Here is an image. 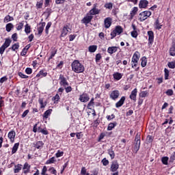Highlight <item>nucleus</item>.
Wrapping results in <instances>:
<instances>
[{"label":"nucleus","mask_w":175,"mask_h":175,"mask_svg":"<svg viewBox=\"0 0 175 175\" xmlns=\"http://www.w3.org/2000/svg\"><path fill=\"white\" fill-rule=\"evenodd\" d=\"M124 29L121 26H116L115 29L111 32V39H114L117 36V35H121Z\"/></svg>","instance_id":"5"},{"label":"nucleus","mask_w":175,"mask_h":175,"mask_svg":"<svg viewBox=\"0 0 175 175\" xmlns=\"http://www.w3.org/2000/svg\"><path fill=\"white\" fill-rule=\"evenodd\" d=\"M96 50H98V46H96V45H90L88 47V51L90 53H95V51H96Z\"/></svg>","instance_id":"34"},{"label":"nucleus","mask_w":175,"mask_h":175,"mask_svg":"<svg viewBox=\"0 0 175 175\" xmlns=\"http://www.w3.org/2000/svg\"><path fill=\"white\" fill-rule=\"evenodd\" d=\"M25 32L26 35H29V33H31V26H29V25L26 24L25 25Z\"/></svg>","instance_id":"39"},{"label":"nucleus","mask_w":175,"mask_h":175,"mask_svg":"<svg viewBox=\"0 0 175 175\" xmlns=\"http://www.w3.org/2000/svg\"><path fill=\"white\" fill-rule=\"evenodd\" d=\"M148 6V1L147 0H141L139 3V9H146Z\"/></svg>","instance_id":"21"},{"label":"nucleus","mask_w":175,"mask_h":175,"mask_svg":"<svg viewBox=\"0 0 175 175\" xmlns=\"http://www.w3.org/2000/svg\"><path fill=\"white\" fill-rule=\"evenodd\" d=\"M20 49V44L19 43H15L12 44V46L9 48V50H12V51H15V53H17V50Z\"/></svg>","instance_id":"26"},{"label":"nucleus","mask_w":175,"mask_h":175,"mask_svg":"<svg viewBox=\"0 0 175 175\" xmlns=\"http://www.w3.org/2000/svg\"><path fill=\"white\" fill-rule=\"evenodd\" d=\"M52 111L53 109H51L46 110L42 115L43 118L44 120H47V118H49V116L51 114Z\"/></svg>","instance_id":"28"},{"label":"nucleus","mask_w":175,"mask_h":175,"mask_svg":"<svg viewBox=\"0 0 175 175\" xmlns=\"http://www.w3.org/2000/svg\"><path fill=\"white\" fill-rule=\"evenodd\" d=\"M166 94L168 96H172V95H173V90H172V89L167 90V92H166Z\"/></svg>","instance_id":"63"},{"label":"nucleus","mask_w":175,"mask_h":175,"mask_svg":"<svg viewBox=\"0 0 175 175\" xmlns=\"http://www.w3.org/2000/svg\"><path fill=\"white\" fill-rule=\"evenodd\" d=\"M103 166H107V165H109V160H107L106 158H104L102 161H101Z\"/></svg>","instance_id":"54"},{"label":"nucleus","mask_w":175,"mask_h":175,"mask_svg":"<svg viewBox=\"0 0 175 175\" xmlns=\"http://www.w3.org/2000/svg\"><path fill=\"white\" fill-rule=\"evenodd\" d=\"M140 58V53L139 51H135L133 55L131 62H139Z\"/></svg>","instance_id":"17"},{"label":"nucleus","mask_w":175,"mask_h":175,"mask_svg":"<svg viewBox=\"0 0 175 175\" xmlns=\"http://www.w3.org/2000/svg\"><path fill=\"white\" fill-rule=\"evenodd\" d=\"M24 27V21L19 23L16 26L17 31H21L22 28Z\"/></svg>","instance_id":"48"},{"label":"nucleus","mask_w":175,"mask_h":175,"mask_svg":"<svg viewBox=\"0 0 175 175\" xmlns=\"http://www.w3.org/2000/svg\"><path fill=\"white\" fill-rule=\"evenodd\" d=\"M118 167H120V164L117 161H113L111 165V172H117L118 170Z\"/></svg>","instance_id":"14"},{"label":"nucleus","mask_w":175,"mask_h":175,"mask_svg":"<svg viewBox=\"0 0 175 175\" xmlns=\"http://www.w3.org/2000/svg\"><path fill=\"white\" fill-rule=\"evenodd\" d=\"M164 73H165V80H169V70H167V68L164 69Z\"/></svg>","instance_id":"49"},{"label":"nucleus","mask_w":175,"mask_h":175,"mask_svg":"<svg viewBox=\"0 0 175 175\" xmlns=\"http://www.w3.org/2000/svg\"><path fill=\"white\" fill-rule=\"evenodd\" d=\"M107 151L111 159H114V158H116V153L114 150H113V148L108 149Z\"/></svg>","instance_id":"29"},{"label":"nucleus","mask_w":175,"mask_h":175,"mask_svg":"<svg viewBox=\"0 0 175 175\" xmlns=\"http://www.w3.org/2000/svg\"><path fill=\"white\" fill-rule=\"evenodd\" d=\"M92 18H94V16L88 13L86 16L81 20V23L87 25V24H90V23H91Z\"/></svg>","instance_id":"10"},{"label":"nucleus","mask_w":175,"mask_h":175,"mask_svg":"<svg viewBox=\"0 0 175 175\" xmlns=\"http://www.w3.org/2000/svg\"><path fill=\"white\" fill-rule=\"evenodd\" d=\"M131 35L132 38H137V36L139 34L137 33V31H133L131 32Z\"/></svg>","instance_id":"55"},{"label":"nucleus","mask_w":175,"mask_h":175,"mask_svg":"<svg viewBox=\"0 0 175 175\" xmlns=\"http://www.w3.org/2000/svg\"><path fill=\"white\" fill-rule=\"evenodd\" d=\"M46 172H47V167L44 166L43 168H42V170L41 174H42V175H48L47 173H46Z\"/></svg>","instance_id":"57"},{"label":"nucleus","mask_w":175,"mask_h":175,"mask_svg":"<svg viewBox=\"0 0 175 175\" xmlns=\"http://www.w3.org/2000/svg\"><path fill=\"white\" fill-rule=\"evenodd\" d=\"M125 96H122L121 98L120 99V100H118L116 103V107L118 108V107H121V106H122V105H124V102H125Z\"/></svg>","instance_id":"24"},{"label":"nucleus","mask_w":175,"mask_h":175,"mask_svg":"<svg viewBox=\"0 0 175 175\" xmlns=\"http://www.w3.org/2000/svg\"><path fill=\"white\" fill-rule=\"evenodd\" d=\"M148 36L149 44H152L154 43V32L152 31H148Z\"/></svg>","instance_id":"23"},{"label":"nucleus","mask_w":175,"mask_h":175,"mask_svg":"<svg viewBox=\"0 0 175 175\" xmlns=\"http://www.w3.org/2000/svg\"><path fill=\"white\" fill-rule=\"evenodd\" d=\"M117 126V122H111L109 124L107 131H113Z\"/></svg>","instance_id":"30"},{"label":"nucleus","mask_w":175,"mask_h":175,"mask_svg":"<svg viewBox=\"0 0 175 175\" xmlns=\"http://www.w3.org/2000/svg\"><path fill=\"white\" fill-rule=\"evenodd\" d=\"M59 84L62 87H67L69 85V83L66 81V78L63 75H60L59 77Z\"/></svg>","instance_id":"8"},{"label":"nucleus","mask_w":175,"mask_h":175,"mask_svg":"<svg viewBox=\"0 0 175 175\" xmlns=\"http://www.w3.org/2000/svg\"><path fill=\"white\" fill-rule=\"evenodd\" d=\"M152 13L151 11H144L139 14L138 15V20L141 23L147 20L148 17L151 16Z\"/></svg>","instance_id":"2"},{"label":"nucleus","mask_w":175,"mask_h":175,"mask_svg":"<svg viewBox=\"0 0 175 175\" xmlns=\"http://www.w3.org/2000/svg\"><path fill=\"white\" fill-rule=\"evenodd\" d=\"M14 28V25H13V23H8L5 25V30L7 31V32H10V31H12Z\"/></svg>","instance_id":"31"},{"label":"nucleus","mask_w":175,"mask_h":175,"mask_svg":"<svg viewBox=\"0 0 175 175\" xmlns=\"http://www.w3.org/2000/svg\"><path fill=\"white\" fill-rule=\"evenodd\" d=\"M98 8V3H94L93 5V8L89 11V14L92 16H96V14H99L100 13V10H99Z\"/></svg>","instance_id":"7"},{"label":"nucleus","mask_w":175,"mask_h":175,"mask_svg":"<svg viewBox=\"0 0 175 175\" xmlns=\"http://www.w3.org/2000/svg\"><path fill=\"white\" fill-rule=\"evenodd\" d=\"M135 146L133 149V152H135V154H137V151H139V150H140V134L137 133L136 136H135Z\"/></svg>","instance_id":"4"},{"label":"nucleus","mask_w":175,"mask_h":175,"mask_svg":"<svg viewBox=\"0 0 175 175\" xmlns=\"http://www.w3.org/2000/svg\"><path fill=\"white\" fill-rule=\"evenodd\" d=\"M66 94H69V92H72V87L68 86L64 87Z\"/></svg>","instance_id":"60"},{"label":"nucleus","mask_w":175,"mask_h":175,"mask_svg":"<svg viewBox=\"0 0 175 175\" xmlns=\"http://www.w3.org/2000/svg\"><path fill=\"white\" fill-rule=\"evenodd\" d=\"M154 28L155 29H162V25L159 23V19H157L155 23H154Z\"/></svg>","instance_id":"37"},{"label":"nucleus","mask_w":175,"mask_h":175,"mask_svg":"<svg viewBox=\"0 0 175 175\" xmlns=\"http://www.w3.org/2000/svg\"><path fill=\"white\" fill-rule=\"evenodd\" d=\"M40 133H42V135H49V131H47V129L44 128L41 130Z\"/></svg>","instance_id":"62"},{"label":"nucleus","mask_w":175,"mask_h":175,"mask_svg":"<svg viewBox=\"0 0 175 175\" xmlns=\"http://www.w3.org/2000/svg\"><path fill=\"white\" fill-rule=\"evenodd\" d=\"M147 66V57L146 56H144L141 58V66L142 68H145V66Z\"/></svg>","instance_id":"33"},{"label":"nucleus","mask_w":175,"mask_h":175,"mask_svg":"<svg viewBox=\"0 0 175 175\" xmlns=\"http://www.w3.org/2000/svg\"><path fill=\"white\" fill-rule=\"evenodd\" d=\"M137 12H139V8L137 7H134L132 8L130 12V19L133 20V17L137 14Z\"/></svg>","instance_id":"16"},{"label":"nucleus","mask_w":175,"mask_h":175,"mask_svg":"<svg viewBox=\"0 0 175 175\" xmlns=\"http://www.w3.org/2000/svg\"><path fill=\"white\" fill-rule=\"evenodd\" d=\"M104 8H105V9L111 10V9H113V3H106L104 5Z\"/></svg>","instance_id":"43"},{"label":"nucleus","mask_w":175,"mask_h":175,"mask_svg":"<svg viewBox=\"0 0 175 175\" xmlns=\"http://www.w3.org/2000/svg\"><path fill=\"white\" fill-rule=\"evenodd\" d=\"M136 96H137V89L135 88L130 94V99L131 100H134V102H136Z\"/></svg>","instance_id":"22"},{"label":"nucleus","mask_w":175,"mask_h":175,"mask_svg":"<svg viewBox=\"0 0 175 175\" xmlns=\"http://www.w3.org/2000/svg\"><path fill=\"white\" fill-rule=\"evenodd\" d=\"M161 162L163 165H167L169 162V157H163L161 158Z\"/></svg>","instance_id":"41"},{"label":"nucleus","mask_w":175,"mask_h":175,"mask_svg":"<svg viewBox=\"0 0 175 175\" xmlns=\"http://www.w3.org/2000/svg\"><path fill=\"white\" fill-rule=\"evenodd\" d=\"M23 167V165L21 164H18L14 166V173H19L20 170H21Z\"/></svg>","instance_id":"36"},{"label":"nucleus","mask_w":175,"mask_h":175,"mask_svg":"<svg viewBox=\"0 0 175 175\" xmlns=\"http://www.w3.org/2000/svg\"><path fill=\"white\" fill-rule=\"evenodd\" d=\"M8 137L10 139L11 143H14L16 139V131H11L8 133Z\"/></svg>","instance_id":"13"},{"label":"nucleus","mask_w":175,"mask_h":175,"mask_svg":"<svg viewBox=\"0 0 175 175\" xmlns=\"http://www.w3.org/2000/svg\"><path fill=\"white\" fill-rule=\"evenodd\" d=\"M23 170L25 174H28L31 171V165H29L27 162L25 163Z\"/></svg>","instance_id":"20"},{"label":"nucleus","mask_w":175,"mask_h":175,"mask_svg":"<svg viewBox=\"0 0 175 175\" xmlns=\"http://www.w3.org/2000/svg\"><path fill=\"white\" fill-rule=\"evenodd\" d=\"M38 102L40 105V109H44L47 105V102L44 101L43 98H39Z\"/></svg>","instance_id":"32"},{"label":"nucleus","mask_w":175,"mask_h":175,"mask_svg":"<svg viewBox=\"0 0 175 175\" xmlns=\"http://www.w3.org/2000/svg\"><path fill=\"white\" fill-rule=\"evenodd\" d=\"M46 76H47V72H46V70H41L36 75V77H46Z\"/></svg>","instance_id":"25"},{"label":"nucleus","mask_w":175,"mask_h":175,"mask_svg":"<svg viewBox=\"0 0 175 175\" xmlns=\"http://www.w3.org/2000/svg\"><path fill=\"white\" fill-rule=\"evenodd\" d=\"M46 26V23H41V26H40L39 27H38V35H42V33H43V31H44V27Z\"/></svg>","instance_id":"27"},{"label":"nucleus","mask_w":175,"mask_h":175,"mask_svg":"<svg viewBox=\"0 0 175 175\" xmlns=\"http://www.w3.org/2000/svg\"><path fill=\"white\" fill-rule=\"evenodd\" d=\"M54 162H55V157H53L46 161V164L51 165V163H54Z\"/></svg>","instance_id":"46"},{"label":"nucleus","mask_w":175,"mask_h":175,"mask_svg":"<svg viewBox=\"0 0 175 175\" xmlns=\"http://www.w3.org/2000/svg\"><path fill=\"white\" fill-rule=\"evenodd\" d=\"M167 66H168V68H170V69H174L175 68V60L168 62Z\"/></svg>","instance_id":"42"},{"label":"nucleus","mask_w":175,"mask_h":175,"mask_svg":"<svg viewBox=\"0 0 175 175\" xmlns=\"http://www.w3.org/2000/svg\"><path fill=\"white\" fill-rule=\"evenodd\" d=\"M71 68L72 72H75V73H83L85 70L84 65L80 63L79 60H74L71 64Z\"/></svg>","instance_id":"1"},{"label":"nucleus","mask_w":175,"mask_h":175,"mask_svg":"<svg viewBox=\"0 0 175 175\" xmlns=\"http://www.w3.org/2000/svg\"><path fill=\"white\" fill-rule=\"evenodd\" d=\"M33 146L34 148H37V150H42L43 148V146H44V143L42 141H38L36 142H34L33 144Z\"/></svg>","instance_id":"15"},{"label":"nucleus","mask_w":175,"mask_h":175,"mask_svg":"<svg viewBox=\"0 0 175 175\" xmlns=\"http://www.w3.org/2000/svg\"><path fill=\"white\" fill-rule=\"evenodd\" d=\"M147 95H148V92H147V91H142L140 93L139 96H141V98H146V96H147Z\"/></svg>","instance_id":"52"},{"label":"nucleus","mask_w":175,"mask_h":175,"mask_svg":"<svg viewBox=\"0 0 175 175\" xmlns=\"http://www.w3.org/2000/svg\"><path fill=\"white\" fill-rule=\"evenodd\" d=\"M112 23H113V18H111V17H107V18H105V20H104V27L107 29H108V28L109 27H111Z\"/></svg>","instance_id":"12"},{"label":"nucleus","mask_w":175,"mask_h":175,"mask_svg":"<svg viewBox=\"0 0 175 175\" xmlns=\"http://www.w3.org/2000/svg\"><path fill=\"white\" fill-rule=\"evenodd\" d=\"M95 59L96 63L99 62V61L102 59V55H100V53L96 54Z\"/></svg>","instance_id":"53"},{"label":"nucleus","mask_w":175,"mask_h":175,"mask_svg":"<svg viewBox=\"0 0 175 175\" xmlns=\"http://www.w3.org/2000/svg\"><path fill=\"white\" fill-rule=\"evenodd\" d=\"M51 27V22H49L45 28V33H46V35H49V29H50Z\"/></svg>","instance_id":"50"},{"label":"nucleus","mask_w":175,"mask_h":175,"mask_svg":"<svg viewBox=\"0 0 175 175\" xmlns=\"http://www.w3.org/2000/svg\"><path fill=\"white\" fill-rule=\"evenodd\" d=\"M119 96H120V91L118 90H113L112 92H111L109 94V98L112 99V100H117Z\"/></svg>","instance_id":"9"},{"label":"nucleus","mask_w":175,"mask_h":175,"mask_svg":"<svg viewBox=\"0 0 175 175\" xmlns=\"http://www.w3.org/2000/svg\"><path fill=\"white\" fill-rule=\"evenodd\" d=\"M56 158H61V157H64V151L57 150V152L55 153Z\"/></svg>","instance_id":"47"},{"label":"nucleus","mask_w":175,"mask_h":175,"mask_svg":"<svg viewBox=\"0 0 175 175\" xmlns=\"http://www.w3.org/2000/svg\"><path fill=\"white\" fill-rule=\"evenodd\" d=\"M76 36H77V34H70L69 36V41L70 42H73V40L76 39Z\"/></svg>","instance_id":"56"},{"label":"nucleus","mask_w":175,"mask_h":175,"mask_svg":"<svg viewBox=\"0 0 175 175\" xmlns=\"http://www.w3.org/2000/svg\"><path fill=\"white\" fill-rule=\"evenodd\" d=\"M20 146L19 143H16L14 144V146L12 147V154H16V152H17V150H18V147Z\"/></svg>","instance_id":"35"},{"label":"nucleus","mask_w":175,"mask_h":175,"mask_svg":"<svg viewBox=\"0 0 175 175\" xmlns=\"http://www.w3.org/2000/svg\"><path fill=\"white\" fill-rule=\"evenodd\" d=\"M80 102H83V103H87L88 100H90V96L87 93H83L79 96Z\"/></svg>","instance_id":"11"},{"label":"nucleus","mask_w":175,"mask_h":175,"mask_svg":"<svg viewBox=\"0 0 175 175\" xmlns=\"http://www.w3.org/2000/svg\"><path fill=\"white\" fill-rule=\"evenodd\" d=\"M18 77H21V79H28V76L25 75L24 73L23 72H18Z\"/></svg>","instance_id":"61"},{"label":"nucleus","mask_w":175,"mask_h":175,"mask_svg":"<svg viewBox=\"0 0 175 175\" xmlns=\"http://www.w3.org/2000/svg\"><path fill=\"white\" fill-rule=\"evenodd\" d=\"M70 32H72V27H70V24L66 23L63 27L60 36L61 38H65V36H66L68 33H70Z\"/></svg>","instance_id":"3"},{"label":"nucleus","mask_w":175,"mask_h":175,"mask_svg":"<svg viewBox=\"0 0 175 175\" xmlns=\"http://www.w3.org/2000/svg\"><path fill=\"white\" fill-rule=\"evenodd\" d=\"M107 51L111 55L112 54H114L118 51V46H109L108 47Z\"/></svg>","instance_id":"19"},{"label":"nucleus","mask_w":175,"mask_h":175,"mask_svg":"<svg viewBox=\"0 0 175 175\" xmlns=\"http://www.w3.org/2000/svg\"><path fill=\"white\" fill-rule=\"evenodd\" d=\"M12 43V40L10 38H5L4 43L3 45L0 47V54L2 55L3 53H5V50L10 46V44Z\"/></svg>","instance_id":"6"},{"label":"nucleus","mask_w":175,"mask_h":175,"mask_svg":"<svg viewBox=\"0 0 175 175\" xmlns=\"http://www.w3.org/2000/svg\"><path fill=\"white\" fill-rule=\"evenodd\" d=\"M105 136L106 135L105 134V133H101L98 137V142H100L101 140H103V139H104Z\"/></svg>","instance_id":"58"},{"label":"nucleus","mask_w":175,"mask_h":175,"mask_svg":"<svg viewBox=\"0 0 175 175\" xmlns=\"http://www.w3.org/2000/svg\"><path fill=\"white\" fill-rule=\"evenodd\" d=\"M81 174L85 175L87 174V169H85V167H82L81 170Z\"/></svg>","instance_id":"59"},{"label":"nucleus","mask_w":175,"mask_h":175,"mask_svg":"<svg viewBox=\"0 0 175 175\" xmlns=\"http://www.w3.org/2000/svg\"><path fill=\"white\" fill-rule=\"evenodd\" d=\"M13 20H14V18H13V16H10V15H7L3 19V23H9L10 21H13Z\"/></svg>","instance_id":"38"},{"label":"nucleus","mask_w":175,"mask_h":175,"mask_svg":"<svg viewBox=\"0 0 175 175\" xmlns=\"http://www.w3.org/2000/svg\"><path fill=\"white\" fill-rule=\"evenodd\" d=\"M55 54H57V49H55V48L52 49L51 52V55L49 57V61H50V59H53V57H55Z\"/></svg>","instance_id":"40"},{"label":"nucleus","mask_w":175,"mask_h":175,"mask_svg":"<svg viewBox=\"0 0 175 175\" xmlns=\"http://www.w3.org/2000/svg\"><path fill=\"white\" fill-rule=\"evenodd\" d=\"M49 172H51V174L57 175V170L54 167H51L49 169Z\"/></svg>","instance_id":"51"},{"label":"nucleus","mask_w":175,"mask_h":175,"mask_svg":"<svg viewBox=\"0 0 175 175\" xmlns=\"http://www.w3.org/2000/svg\"><path fill=\"white\" fill-rule=\"evenodd\" d=\"M25 72L27 73V75H31V73H32V68H27L25 69Z\"/></svg>","instance_id":"64"},{"label":"nucleus","mask_w":175,"mask_h":175,"mask_svg":"<svg viewBox=\"0 0 175 175\" xmlns=\"http://www.w3.org/2000/svg\"><path fill=\"white\" fill-rule=\"evenodd\" d=\"M36 8H37V9H42V8H43V0L37 1Z\"/></svg>","instance_id":"44"},{"label":"nucleus","mask_w":175,"mask_h":175,"mask_svg":"<svg viewBox=\"0 0 175 175\" xmlns=\"http://www.w3.org/2000/svg\"><path fill=\"white\" fill-rule=\"evenodd\" d=\"M170 55H171L172 57H174V55H175V46H172L170 49Z\"/></svg>","instance_id":"45"},{"label":"nucleus","mask_w":175,"mask_h":175,"mask_svg":"<svg viewBox=\"0 0 175 175\" xmlns=\"http://www.w3.org/2000/svg\"><path fill=\"white\" fill-rule=\"evenodd\" d=\"M122 76H124V74L118 72H115L113 74V77L116 81H119V80H121L122 79Z\"/></svg>","instance_id":"18"}]
</instances>
